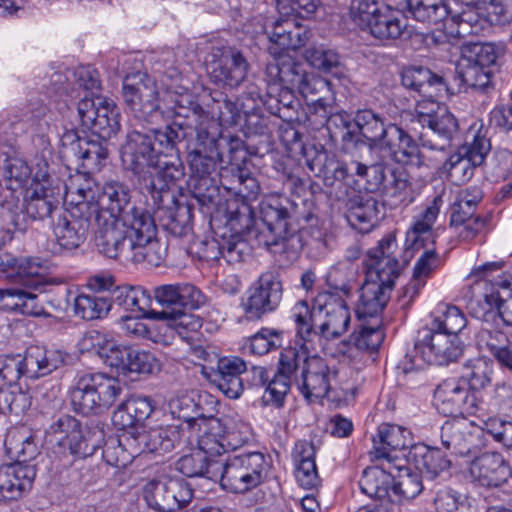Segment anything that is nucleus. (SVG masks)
<instances>
[{
  "instance_id": "nucleus-26",
  "label": "nucleus",
  "mask_w": 512,
  "mask_h": 512,
  "mask_svg": "<svg viewBox=\"0 0 512 512\" xmlns=\"http://www.w3.org/2000/svg\"><path fill=\"white\" fill-rule=\"evenodd\" d=\"M49 441L72 455H87L88 444L81 423L70 415H62L46 431Z\"/></svg>"
},
{
  "instance_id": "nucleus-10",
  "label": "nucleus",
  "mask_w": 512,
  "mask_h": 512,
  "mask_svg": "<svg viewBox=\"0 0 512 512\" xmlns=\"http://www.w3.org/2000/svg\"><path fill=\"white\" fill-rule=\"evenodd\" d=\"M499 262H489L474 268L467 280L470 282L468 293V309L470 314L481 320L483 326L497 324L500 321L502 299L498 287H508L506 281L493 282L494 272L501 271Z\"/></svg>"
},
{
  "instance_id": "nucleus-2",
  "label": "nucleus",
  "mask_w": 512,
  "mask_h": 512,
  "mask_svg": "<svg viewBox=\"0 0 512 512\" xmlns=\"http://www.w3.org/2000/svg\"><path fill=\"white\" fill-rule=\"evenodd\" d=\"M291 317L296 325V335L307 342L322 338L333 340L348 330L351 313L345 300L337 293L323 291L314 298L312 309L306 301H298Z\"/></svg>"
},
{
  "instance_id": "nucleus-43",
  "label": "nucleus",
  "mask_w": 512,
  "mask_h": 512,
  "mask_svg": "<svg viewBox=\"0 0 512 512\" xmlns=\"http://www.w3.org/2000/svg\"><path fill=\"white\" fill-rule=\"evenodd\" d=\"M391 289L366 280L360 290L356 313L360 319L381 313L390 299Z\"/></svg>"
},
{
  "instance_id": "nucleus-62",
  "label": "nucleus",
  "mask_w": 512,
  "mask_h": 512,
  "mask_svg": "<svg viewBox=\"0 0 512 512\" xmlns=\"http://www.w3.org/2000/svg\"><path fill=\"white\" fill-rule=\"evenodd\" d=\"M452 21L458 24L460 35L479 34L486 25V19L480 11V6H465L461 12L452 16Z\"/></svg>"
},
{
  "instance_id": "nucleus-19",
  "label": "nucleus",
  "mask_w": 512,
  "mask_h": 512,
  "mask_svg": "<svg viewBox=\"0 0 512 512\" xmlns=\"http://www.w3.org/2000/svg\"><path fill=\"white\" fill-rule=\"evenodd\" d=\"M336 377V369L326 359L309 355L301 365L299 388L303 396L312 401L326 396Z\"/></svg>"
},
{
  "instance_id": "nucleus-1",
  "label": "nucleus",
  "mask_w": 512,
  "mask_h": 512,
  "mask_svg": "<svg viewBox=\"0 0 512 512\" xmlns=\"http://www.w3.org/2000/svg\"><path fill=\"white\" fill-rule=\"evenodd\" d=\"M157 227L149 212H139L109 224L96 239V247L111 259L159 266L166 249L156 238Z\"/></svg>"
},
{
  "instance_id": "nucleus-39",
  "label": "nucleus",
  "mask_w": 512,
  "mask_h": 512,
  "mask_svg": "<svg viewBox=\"0 0 512 512\" xmlns=\"http://www.w3.org/2000/svg\"><path fill=\"white\" fill-rule=\"evenodd\" d=\"M215 81L229 86H238L246 77L248 64L245 58L236 51L223 53L219 60L208 66Z\"/></svg>"
},
{
  "instance_id": "nucleus-28",
  "label": "nucleus",
  "mask_w": 512,
  "mask_h": 512,
  "mask_svg": "<svg viewBox=\"0 0 512 512\" xmlns=\"http://www.w3.org/2000/svg\"><path fill=\"white\" fill-rule=\"evenodd\" d=\"M310 37L311 31L301 25L298 18L294 16L282 17L279 15L269 35V39L272 43L269 47V54L271 55L272 48H277V51L281 54L291 57L288 50H296L303 47L309 41Z\"/></svg>"
},
{
  "instance_id": "nucleus-33",
  "label": "nucleus",
  "mask_w": 512,
  "mask_h": 512,
  "mask_svg": "<svg viewBox=\"0 0 512 512\" xmlns=\"http://www.w3.org/2000/svg\"><path fill=\"white\" fill-rule=\"evenodd\" d=\"M246 363L239 357H222L217 362L213 383L230 399H237L243 392L240 375L246 371Z\"/></svg>"
},
{
  "instance_id": "nucleus-40",
  "label": "nucleus",
  "mask_w": 512,
  "mask_h": 512,
  "mask_svg": "<svg viewBox=\"0 0 512 512\" xmlns=\"http://www.w3.org/2000/svg\"><path fill=\"white\" fill-rule=\"evenodd\" d=\"M353 344L342 343L343 357L348 360L355 368L359 369L363 362V351L377 350L384 340V333L379 326L366 327L351 335Z\"/></svg>"
},
{
  "instance_id": "nucleus-57",
  "label": "nucleus",
  "mask_w": 512,
  "mask_h": 512,
  "mask_svg": "<svg viewBox=\"0 0 512 512\" xmlns=\"http://www.w3.org/2000/svg\"><path fill=\"white\" fill-rule=\"evenodd\" d=\"M299 338L300 349L289 347L282 350L279 358L278 374L290 378L299 368L300 364L304 365V361L308 359L310 350L314 349L315 342L305 343Z\"/></svg>"
},
{
  "instance_id": "nucleus-64",
  "label": "nucleus",
  "mask_w": 512,
  "mask_h": 512,
  "mask_svg": "<svg viewBox=\"0 0 512 512\" xmlns=\"http://www.w3.org/2000/svg\"><path fill=\"white\" fill-rule=\"evenodd\" d=\"M223 427V437L227 451L242 447L252 436L250 425L241 419H226L223 422Z\"/></svg>"
},
{
  "instance_id": "nucleus-13",
  "label": "nucleus",
  "mask_w": 512,
  "mask_h": 512,
  "mask_svg": "<svg viewBox=\"0 0 512 512\" xmlns=\"http://www.w3.org/2000/svg\"><path fill=\"white\" fill-rule=\"evenodd\" d=\"M122 391L123 385L115 377L104 373L85 374L71 391V404L84 415L101 413L115 403Z\"/></svg>"
},
{
  "instance_id": "nucleus-14",
  "label": "nucleus",
  "mask_w": 512,
  "mask_h": 512,
  "mask_svg": "<svg viewBox=\"0 0 512 512\" xmlns=\"http://www.w3.org/2000/svg\"><path fill=\"white\" fill-rule=\"evenodd\" d=\"M218 480L223 489L232 493H246L260 485L267 474L268 463L259 452L227 458L222 463Z\"/></svg>"
},
{
  "instance_id": "nucleus-34",
  "label": "nucleus",
  "mask_w": 512,
  "mask_h": 512,
  "mask_svg": "<svg viewBox=\"0 0 512 512\" xmlns=\"http://www.w3.org/2000/svg\"><path fill=\"white\" fill-rule=\"evenodd\" d=\"M197 435V446L203 455H220L227 452L223 432V422L215 417H200L190 428Z\"/></svg>"
},
{
  "instance_id": "nucleus-54",
  "label": "nucleus",
  "mask_w": 512,
  "mask_h": 512,
  "mask_svg": "<svg viewBox=\"0 0 512 512\" xmlns=\"http://www.w3.org/2000/svg\"><path fill=\"white\" fill-rule=\"evenodd\" d=\"M447 0H408L413 17L421 22L438 23L449 16Z\"/></svg>"
},
{
  "instance_id": "nucleus-24",
  "label": "nucleus",
  "mask_w": 512,
  "mask_h": 512,
  "mask_svg": "<svg viewBox=\"0 0 512 512\" xmlns=\"http://www.w3.org/2000/svg\"><path fill=\"white\" fill-rule=\"evenodd\" d=\"M154 410L149 397L131 396L118 405L112 415L113 425L123 434H139Z\"/></svg>"
},
{
  "instance_id": "nucleus-50",
  "label": "nucleus",
  "mask_w": 512,
  "mask_h": 512,
  "mask_svg": "<svg viewBox=\"0 0 512 512\" xmlns=\"http://www.w3.org/2000/svg\"><path fill=\"white\" fill-rule=\"evenodd\" d=\"M354 122L372 147H381L388 133V125L384 124L379 115L372 110H360L355 115Z\"/></svg>"
},
{
  "instance_id": "nucleus-46",
  "label": "nucleus",
  "mask_w": 512,
  "mask_h": 512,
  "mask_svg": "<svg viewBox=\"0 0 512 512\" xmlns=\"http://www.w3.org/2000/svg\"><path fill=\"white\" fill-rule=\"evenodd\" d=\"M176 469L186 477H206L217 481L221 465L219 461L209 460L208 456L198 451L182 456L176 462Z\"/></svg>"
},
{
  "instance_id": "nucleus-42",
  "label": "nucleus",
  "mask_w": 512,
  "mask_h": 512,
  "mask_svg": "<svg viewBox=\"0 0 512 512\" xmlns=\"http://www.w3.org/2000/svg\"><path fill=\"white\" fill-rule=\"evenodd\" d=\"M402 84L406 88L424 96V99H434L444 88L442 78L423 67L404 69L402 72Z\"/></svg>"
},
{
  "instance_id": "nucleus-38",
  "label": "nucleus",
  "mask_w": 512,
  "mask_h": 512,
  "mask_svg": "<svg viewBox=\"0 0 512 512\" xmlns=\"http://www.w3.org/2000/svg\"><path fill=\"white\" fill-rule=\"evenodd\" d=\"M378 214V202L371 196H355L346 203V219L353 229L361 233H368L373 229Z\"/></svg>"
},
{
  "instance_id": "nucleus-4",
  "label": "nucleus",
  "mask_w": 512,
  "mask_h": 512,
  "mask_svg": "<svg viewBox=\"0 0 512 512\" xmlns=\"http://www.w3.org/2000/svg\"><path fill=\"white\" fill-rule=\"evenodd\" d=\"M60 196V188L51 187L48 172L42 170L33 177L32 193L28 200L22 201L12 192L5 196L0 204V222L6 229L2 243L11 240L13 232H24L32 220L47 216L54 220L55 213L62 210L58 208Z\"/></svg>"
},
{
  "instance_id": "nucleus-16",
  "label": "nucleus",
  "mask_w": 512,
  "mask_h": 512,
  "mask_svg": "<svg viewBox=\"0 0 512 512\" xmlns=\"http://www.w3.org/2000/svg\"><path fill=\"white\" fill-rule=\"evenodd\" d=\"M415 117L422 126H427L440 138V142L431 139L422 140V147L443 151L457 131L458 123L448 108L434 99L419 100L415 106Z\"/></svg>"
},
{
  "instance_id": "nucleus-45",
  "label": "nucleus",
  "mask_w": 512,
  "mask_h": 512,
  "mask_svg": "<svg viewBox=\"0 0 512 512\" xmlns=\"http://www.w3.org/2000/svg\"><path fill=\"white\" fill-rule=\"evenodd\" d=\"M7 453L12 458L22 463L32 460L38 454V446L35 443L33 433L26 427L12 428L5 438Z\"/></svg>"
},
{
  "instance_id": "nucleus-27",
  "label": "nucleus",
  "mask_w": 512,
  "mask_h": 512,
  "mask_svg": "<svg viewBox=\"0 0 512 512\" xmlns=\"http://www.w3.org/2000/svg\"><path fill=\"white\" fill-rule=\"evenodd\" d=\"M208 129L209 125L201 124L195 140L189 144L188 164L192 172L200 177L214 170L219 157L217 140Z\"/></svg>"
},
{
  "instance_id": "nucleus-20",
  "label": "nucleus",
  "mask_w": 512,
  "mask_h": 512,
  "mask_svg": "<svg viewBox=\"0 0 512 512\" xmlns=\"http://www.w3.org/2000/svg\"><path fill=\"white\" fill-rule=\"evenodd\" d=\"M282 299V284L272 272L263 273L250 289V294L242 307L246 314L259 319L275 310Z\"/></svg>"
},
{
  "instance_id": "nucleus-58",
  "label": "nucleus",
  "mask_w": 512,
  "mask_h": 512,
  "mask_svg": "<svg viewBox=\"0 0 512 512\" xmlns=\"http://www.w3.org/2000/svg\"><path fill=\"white\" fill-rule=\"evenodd\" d=\"M153 319H169L177 335L181 338H188L189 332H195L202 326L199 317L184 312L182 309H174L168 311H153L151 313Z\"/></svg>"
},
{
  "instance_id": "nucleus-23",
  "label": "nucleus",
  "mask_w": 512,
  "mask_h": 512,
  "mask_svg": "<svg viewBox=\"0 0 512 512\" xmlns=\"http://www.w3.org/2000/svg\"><path fill=\"white\" fill-rule=\"evenodd\" d=\"M482 431L466 419L446 421L441 427L442 445L452 453L466 456L481 444Z\"/></svg>"
},
{
  "instance_id": "nucleus-51",
  "label": "nucleus",
  "mask_w": 512,
  "mask_h": 512,
  "mask_svg": "<svg viewBox=\"0 0 512 512\" xmlns=\"http://www.w3.org/2000/svg\"><path fill=\"white\" fill-rule=\"evenodd\" d=\"M467 322L466 315L458 307L440 304L436 310V315L428 327L443 331V333L449 335L459 336L467 326Z\"/></svg>"
},
{
  "instance_id": "nucleus-11",
  "label": "nucleus",
  "mask_w": 512,
  "mask_h": 512,
  "mask_svg": "<svg viewBox=\"0 0 512 512\" xmlns=\"http://www.w3.org/2000/svg\"><path fill=\"white\" fill-rule=\"evenodd\" d=\"M286 202L278 196H270L261 202L264 228L258 234V241L272 253L285 254L287 259H293L299 251L300 239L289 230Z\"/></svg>"
},
{
  "instance_id": "nucleus-5",
  "label": "nucleus",
  "mask_w": 512,
  "mask_h": 512,
  "mask_svg": "<svg viewBox=\"0 0 512 512\" xmlns=\"http://www.w3.org/2000/svg\"><path fill=\"white\" fill-rule=\"evenodd\" d=\"M89 185L91 183L83 181L82 183L68 182L63 186L65 208L55 213L56 218L51 224L54 236V242L50 248L52 254L75 250L85 242L94 216L81 193L87 191L91 194Z\"/></svg>"
},
{
  "instance_id": "nucleus-53",
  "label": "nucleus",
  "mask_w": 512,
  "mask_h": 512,
  "mask_svg": "<svg viewBox=\"0 0 512 512\" xmlns=\"http://www.w3.org/2000/svg\"><path fill=\"white\" fill-rule=\"evenodd\" d=\"M384 180L377 179L382 184L387 195L395 199V203H409L412 201L411 185L408 175L403 169H384Z\"/></svg>"
},
{
  "instance_id": "nucleus-25",
  "label": "nucleus",
  "mask_w": 512,
  "mask_h": 512,
  "mask_svg": "<svg viewBox=\"0 0 512 512\" xmlns=\"http://www.w3.org/2000/svg\"><path fill=\"white\" fill-rule=\"evenodd\" d=\"M63 154L81 161V167L87 170H99L108 156L107 148L99 141L80 138L76 132L66 131L61 137Z\"/></svg>"
},
{
  "instance_id": "nucleus-29",
  "label": "nucleus",
  "mask_w": 512,
  "mask_h": 512,
  "mask_svg": "<svg viewBox=\"0 0 512 512\" xmlns=\"http://www.w3.org/2000/svg\"><path fill=\"white\" fill-rule=\"evenodd\" d=\"M397 163L403 165H424V156L416 142L402 128L395 124H388V133L381 147Z\"/></svg>"
},
{
  "instance_id": "nucleus-6",
  "label": "nucleus",
  "mask_w": 512,
  "mask_h": 512,
  "mask_svg": "<svg viewBox=\"0 0 512 512\" xmlns=\"http://www.w3.org/2000/svg\"><path fill=\"white\" fill-rule=\"evenodd\" d=\"M271 56L273 61L266 68L269 82L297 89L305 99L326 111L333 100L330 82L314 73L304 72L300 64L295 63L292 57L281 54L277 48L271 49Z\"/></svg>"
},
{
  "instance_id": "nucleus-35",
  "label": "nucleus",
  "mask_w": 512,
  "mask_h": 512,
  "mask_svg": "<svg viewBox=\"0 0 512 512\" xmlns=\"http://www.w3.org/2000/svg\"><path fill=\"white\" fill-rule=\"evenodd\" d=\"M393 469L402 471L398 464H387V466L383 464L381 467L375 466L365 469L359 480L361 491L370 498L390 499L395 477Z\"/></svg>"
},
{
  "instance_id": "nucleus-8",
  "label": "nucleus",
  "mask_w": 512,
  "mask_h": 512,
  "mask_svg": "<svg viewBox=\"0 0 512 512\" xmlns=\"http://www.w3.org/2000/svg\"><path fill=\"white\" fill-rule=\"evenodd\" d=\"M123 97L135 117L147 121H153L158 115L162 118L180 115L178 109L189 102L171 91H164L160 96L155 81L147 75L133 83L127 78L123 84Z\"/></svg>"
},
{
  "instance_id": "nucleus-12",
  "label": "nucleus",
  "mask_w": 512,
  "mask_h": 512,
  "mask_svg": "<svg viewBox=\"0 0 512 512\" xmlns=\"http://www.w3.org/2000/svg\"><path fill=\"white\" fill-rule=\"evenodd\" d=\"M463 349L459 336L426 326L418 331L414 354L405 357L404 371L420 370L425 365H446L456 361Z\"/></svg>"
},
{
  "instance_id": "nucleus-37",
  "label": "nucleus",
  "mask_w": 512,
  "mask_h": 512,
  "mask_svg": "<svg viewBox=\"0 0 512 512\" xmlns=\"http://www.w3.org/2000/svg\"><path fill=\"white\" fill-rule=\"evenodd\" d=\"M139 446L140 455L145 452L163 454L171 451L175 444L180 440V430L178 426H156L134 434Z\"/></svg>"
},
{
  "instance_id": "nucleus-41",
  "label": "nucleus",
  "mask_w": 512,
  "mask_h": 512,
  "mask_svg": "<svg viewBox=\"0 0 512 512\" xmlns=\"http://www.w3.org/2000/svg\"><path fill=\"white\" fill-rule=\"evenodd\" d=\"M408 461L421 474L422 477L433 480L446 470L450 461L437 448H429L425 445L412 446Z\"/></svg>"
},
{
  "instance_id": "nucleus-30",
  "label": "nucleus",
  "mask_w": 512,
  "mask_h": 512,
  "mask_svg": "<svg viewBox=\"0 0 512 512\" xmlns=\"http://www.w3.org/2000/svg\"><path fill=\"white\" fill-rule=\"evenodd\" d=\"M23 357L25 376L31 379L44 377L67 364L69 355L60 349L30 346Z\"/></svg>"
},
{
  "instance_id": "nucleus-48",
  "label": "nucleus",
  "mask_w": 512,
  "mask_h": 512,
  "mask_svg": "<svg viewBox=\"0 0 512 512\" xmlns=\"http://www.w3.org/2000/svg\"><path fill=\"white\" fill-rule=\"evenodd\" d=\"M113 302L124 310L139 312L141 315L151 318L148 308L151 303L150 296L140 286H119L113 291Z\"/></svg>"
},
{
  "instance_id": "nucleus-60",
  "label": "nucleus",
  "mask_w": 512,
  "mask_h": 512,
  "mask_svg": "<svg viewBox=\"0 0 512 512\" xmlns=\"http://www.w3.org/2000/svg\"><path fill=\"white\" fill-rule=\"evenodd\" d=\"M11 298V308L19 311L24 315L41 316L45 311L43 306L38 301V296L25 289H8L2 294V298Z\"/></svg>"
},
{
  "instance_id": "nucleus-22",
  "label": "nucleus",
  "mask_w": 512,
  "mask_h": 512,
  "mask_svg": "<svg viewBox=\"0 0 512 512\" xmlns=\"http://www.w3.org/2000/svg\"><path fill=\"white\" fill-rule=\"evenodd\" d=\"M410 446H414L410 430L400 425L383 423L379 425L377 434L373 437L370 455L375 460H384L391 465L397 460L393 452L407 449Z\"/></svg>"
},
{
  "instance_id": "nucleus-7",
  "label": "nucleus",
  "mask_w": 512,
  "mask_h": 512,
  "mask_svg": "<svg viewBox=\"0 0 512 512\" xmlns=\"http://www.w3.org/2000/svg\"><path fill=\"white\" fill-rule=\"evenodd\" d=\"M83 181L91 183L89 185L90 193L85 191L81 193L83 200L87 202L88 209L98 222L99 228L95 240L101 235L102 231L114 221H121L126 216H131L139 212H147L144 209L131 207L130 190L119 181H108L100 189L98 185L85 174H78L69 179L70 183H82Z\"/></svg>"
},
{
  "instance_id": "nucleus-3",
  "label": "nucleus",
  "mask_w": 512,
  "mask_h": 512,
  "mask_svg": "<svg viewBox=\"0 0 512 512\" xmlns=\"http://www.w3.org/2000/svg\"><path fill=\"white\" fill-rule=\"evenodd\" d=\"M121 161L125 169L139 177L155 202L182 175L179 164L159 163L150 134L139 131L128 133L121 148Z\"/></svg>"
},
{
  "instance_id": "nucleus-18",
  "label": "nucleus",
  "mask_w": 512,
  "mask_h": 512,
  "mask_svg": "<svg viewBox=\"0 0 512 512\" xmlns=\"http://www.w3.org/2000/svg\"><path fill=\"white\" fill-rule=\"evenodd\" d=\"M434 401L440 413L446 416L474 414L476 399L462 379H446L436 388Z\"/></svg>"
},
{
  "instance_id": "nucleus-56",
  "label": "nucleus",
  "mask_w": 512,
  "mask_h": 512,
  "mask_svg": "<svg viewBox=\"0 0 512 512\" xmlns=\"http://www.w3.org/2000/svg\"><path fill=\"white\" fill-rule=\"evenodd\" d=\"M111 305L105 297L80 294L74 300V313L84 320L101 319L109 313Z\"/></svg>"
},
{
  "instance_id": "nucleus-55",
  "label": "nucleus",
  "mask_w": 512,
  "mask_h": 512,
  "mask_svg": "<svg viewBox=\"0 0 512 512\" xmlns=\"http://www.w3.org/2000/svg\"><path fill=\"white\" fill-rule=\"evenodd\" d=\"M170 479L151 480L143 489L147 504L159 512H174L176 505L170 497Z\"/></svg>"
},
{
  "instance_id": "nucleus-17",
  "label": "nucleus",
  "mask_w": 512,
  "mask_h": 512,
  "mask_svg": "<svg viewBox=\"0 0 512 512\" xmlns=\"http://www.w3.org/2000/svg\"><path fill=\"white\" fill-rule=\"evenodd\" d=\"M78 114L82 124L101 139L108 140L119 131V112L110 99L84 97L78 103Z\"/></svg>"
},
{
  "instance_id": "nucleus-59",
  "label": "nucleus",
  "mask_w": 512,
  "mask_h": 512,
  "mask_svg": "<svg viewBox=\"0 0 512 512\" xmlns=\"http://www.w3.org/2000/svg\"><path fill=\"white\" fill-rule=\"evenodd\" d=\"M477 167L480 166L473 163L462 151L451 154L444 163L448 178L457 185L468 182L474 176Z\"/></svg>"
},
{
  "instance_id": "nucleus-61",
  "label": "nucleus",
  "mask_w": 512,
  "mask_h": 512,
  "mask_svg": "<svg viewBox=\"0 0 512 512\" xmlns=\"http://www.w3.org/2000/svg\"><path fill=\"white\" fill-rule=\"evenodd\" d=\"M282 342V331L265 327L248 339V349L254 355H264L281 347Z\"/></svg>"
},
{
  "instance_id": "nucleus-63",
  "label": "nucleus",
  "mask_w": 512,
  "mask_h": 512,
  "mask_svg": "<svg viewBox=\"0 0 512 512\" xmlns=\"http://www.w3.org/2000/svg\"><path fill=\"white\" fill-rule=\"evenodd\" d=\"M49 265L38 257H30L20 260L18 274L23 284L37 288L44 281Z\"/></svg>"
},
{
  "instance_id": "nucleus-31",
  "label": "nucleus",
  "mask_w": 512,
  "mask_h": 512,
  "mask_svg": "<svg viewBox=\"0 0 512 512\" xmlns=\"http://www.w3.org/2000/svg\"><path fill=\"white\" fill-rule=\"evenodd\" d=\"M36 476L34 466L15 463L0 467V500L19 498L32 487Z\"/></svg>"
},
{
  "instance_id": "nucleus-44",
  "label": "nucleus",
  "mask_w": 512,
  "mask_h": 512,
  "mask_svg": "<svg viewBox=\"0 0 512 512\" xmlns=\"http://www.w3.org/2000/svg\"><path fill=\"white\" fill-rule=\"evenodd\" d=\"M137 440L131 434H122L117 440H110L103 449V458L107 464L124 468L140 455Z\"/></svg>"
},
{
  "instance_id": "nucleus-49",
  "label": "nucleus",
  "mask_w": 512,
  "mask_h": 512,
  "mask_svg": "<svg viewBox=\"0 0 512 512\" xmlns=\"http://www.w3.org/2000/svg\"><path fill=\"white\" fill-rule=\"evenodd\" d=\"M406 27L405 19L389 7L382 8L368 32L380 40L397 39Z\"/></svg>"
},
{
  "instance_id": "nucleus-15",
  "label": "nucleus",
  "mask_w": 512,
  "mask_h": 512,
  "mask_svg": "<svg viewBox=\"0 0 512 512\" xmlns=\"http://www.w3.org/2000/svg\"><path fill=\"white\" fill-rule=\"evenodd\" d=\"M498 54L491 43H472L461 48L456 73L466 86L487 91L492 87V66Z\"/></svg>"
},
{
  "instance_id": "nucleus-47",
  "label": "nucleus",
  "mask_w": 512,
  "mask_h": 512,
  "mask_svg": "<svg viewBox=\"0 0 512 512\" xmlns=\"http://www.w3.org/2000/svg\"><path fill=\"white\" fill-rule=\"evenodd\" d=\"M367 265L369 269L367 280L392 290L395 279L399 275V262L396 257L370 253Z\"/></svg>"
},
{
  "instance_id": "nucleus-9",
  "label": "nucleus",
  "mask_w": 512,
  "mask_h": 512,
  "mask_svg": "<svg viewBox=\"0 0 512 512\" xmlns=\"http://www.w3.org/2000/svg\"><path fill=\"white\" fill-rule=\"evenodd\" d=\"M442 197L436 196L426 208L417 214L410 228L406 232V249L419 251L424 249L422 255L415 262L413 277L425 284L427 279L440 267L441 260L434 249L436 233L434 224L442 206Z\"/></svg>"
},
{
  "instance_id": "nucleus-52",
  "label": "nucleus",
  "mask_w": 512,
  "mask_h": 512,
  "mask_svg": "<svg viewBox=\"0 0 512 512\" xmlns=\"http://www.w3.org/2000/svg\"><path fill=\"white\" fill-rule=\"evenodd\" d=\"M493 375V363L486 357L468 360L462 370L461 379L472 390H481L490 385Z\"/></svg>"
},
{
  "instance_id": "nucleus-32",
  "label": "nucleus",
  "mask_w": 512,
  "mask_h": 512,
  "mask_svg": "<svg viewBox=\"0 0 512 512\" xmlns=\"http://www.w3.org/2000/svg\"><path fill=\"white\" fill-rule=\"evenodd\" d=\"M471 475L483 486H500L510 476V468L500 453H484L472 461Z\"/></svg>"
},
{
  "instance_id": "nucleus-21",
  "label": "nucleus",
  "mask_w": 512,
  "mask_h": 512,
  "mask_svg": "<svg viewBox=\"0 0 512 512\" xmlns=\"http://www.w3.org/2000/svg\"><path fill=\"white\" fill-rule=\"evenodd\" d=\"M81 348L94 352L111 368L126 373L132 347L119 344L108 334L91 330L82 337Z\"/></svg>"
},
{
  "instance_id": "nucleus-36",
  "label": "nucleus",
  "mask_w": 512,
  "mask_h": 512,
  "mask_svg": "<svg viewBox=\"0 0 512 512\" xmlns=\"http://www.w3.org/2000/svg\"><path fill=\"white\" fill-rule=\"evenodd\" d=\"M493 325L480 328L476 336L477 345L480 350L489 352L502 368L512 371V341Z\"/></svg>"
}]
</instances>
